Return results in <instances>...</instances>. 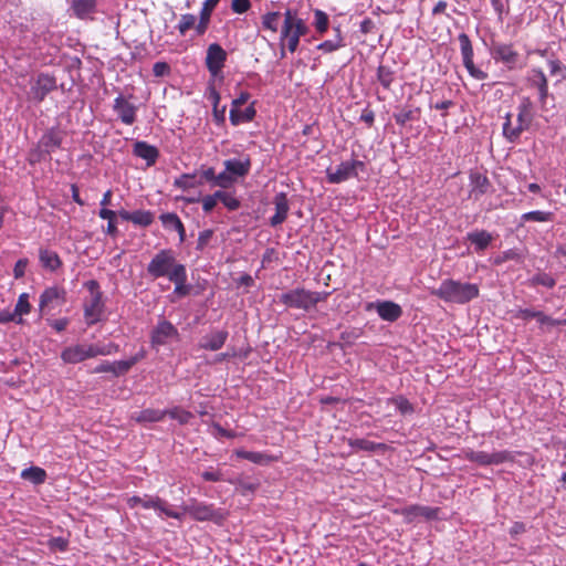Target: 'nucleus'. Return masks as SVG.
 <instances>
[{"mask_svg": "<svg viewBox=\"0 0 566 566\" xmlns=\"http://www.w3.org/2000/svg\"><path fill=\"white\" fill-rule=\"evenodd\" d=\"M431 294L448 303L465 304L479 296V286L469 282L448 279L441 282Z\"/></svg>", "mask_w": 566, "mask_h": 566, "instance_id": "obj_1", "label": "nucleus"}, {"mask_svg": "<svg viewBox=\"0 0 566 566\" xmlns=\"http://www.w3.org/2000/svg\"><path fill=\"white\" fill-rule=\"evenodd\" d=\"M307 27L303 19L297 14L296 10L286 9L284 12V21L281 29L280 45L284 46L285 42L290 52H295L300 38L306 34Z\"/></svg>", "mask_w": 566, "mask_h": 566, "instance_id": "obj_2", "label": "nucleus"}, {"mask_svg": "<svg viewBox=\"0 0 566 566\" xmlns=\"http://www.w3.org/2000/svg\"><path fill=\"white\" fill-rule=\"evenodd\" d=\"M533 120V109L530 99H523L517 107V115L514 119L507 114L503 124V135L510 142L518 139L521 134L528 129Z\"/></svg>", "mask_w": 566, "mask_h": 566, "instance_id": "obj_3", "label": "nucleus"}, {"mask_svg": "<svg viewBox=\"0 0 566 566\" xmlns=\"http://www.w3.org/2000/svg\"><path fill=\"white\" fill-rule=\"evenodd\" d=\"M329 292H312L305 289H294L281 294L280 302L289 307L308 311L317 303L325 301Z\"/></svg>", "mask_w": 566, "mask_h": 566, "instance_id": "obj_4", "label": "nucleus"}, {"mask_svg": "<svg viewBox=\"0 0 566 566\" xmlns=\"http://www.w3.org/2000/svg\"><path fill=\"white\" fill-rule=\"evenodd\" d=\"M179 264L176 262L172 251L161 250L149 262L147 272L154 277L167 276L170 279L172 271Z\"/></svg>", "mask_w": 566, "mask_h": 566, "instance_id": "obj_5", "label": "nucleus"}, {"mask_svg": "<svg viewBox=\"0 0 566 566\" xmlns=\"http://www.w3.org/2000/svg\"><path fill=\"white\" fill-rule=\"evenodd\" d=\"M491 55L495 62L504 64L510 70L522 66L521 54L512 44L494 42L491 46Z\"/></svg>", "mask_w": 566, "mask_h": 566, "instance_id": "obj_6", "label": "nucleus"}, {"mask_svg": "<svg viewBox=\"0 0 566 566\" xmlns=\"http://www.w3.org/2000/svg\"><path fill=\"white\" fill-rule=\"evenodd\" d=\"M364 168V163L352 159L340 163L335 169L326 170L327 179L332 184H340L357 176V170Z\"/></svg>", "mask_w": 566, "mask_h": 566, "instance_id": "obj_7", "label": "nucleus"}, {"mask_svg": "<svg viewBox=\"0 0 566 566\" xmlns=\"http://www.w3.org/2000/svg\"><path fill=\"white\" fill-rule=\"evenodd\" d=\"M459 43L461 49V55L463 65L469 72V74L479 81L486 78V73H484L482 70L478 69L473 63V48L470 38L465 33L459 34Z\"/></svg>", "mask_w": 566, "mask_h": 566, "instance_id": "obj_8", "label": "nucleus"}, {"mask_svg": "<svg viewBox=\"0 0 566 566\" xmlns=\"http://www.w3.org/2000/svg\"><path fill=\"white\" fill-rule=\"evenodd\" d=\"M127 503L130 507H135L136 505H142L144 509H155V510L160 511L165 515L172 517V518H177V520H180L182 516V514L170 510L168 507L167 503L158 496H155V497H153V496H145V497L132 496L127 500Z\"/></svg>", "mask_w": 566, "mask_h": 566, "instance_id": "obj_9", "label": "nucleus"}, {"mask_svg": "<svg viewBox=\"0 0 566 566\" xmlns=\"http://www.w3.org/2000/svg\"><path fill=\"white\" fill-rule=\"evenodd\" d=\"M465 459H468L469 461L475 462L480 465H492V464H501L506 461H511L513 459V457L509 451H496V452L488 453L485 451L470 450V451L465 452Z\"/></svg>", "mask_w": 566, "mask_h": 566, "instance_id": "obj_10", "label": "nucleus"}, {"mask_svg": "<svg viewBox=\"0 0 566 566\" xmlns=\"http://www.w3.org/2000/svg\"><path fill=\"white\" fill-rule=\"evenodd\" d=\"M56 82L53 76H50L48 74H40L34 83L31 85L29 97L30 99L40 103L42 102L45 96L55 90Z\"/></svg>", "mask_w": 566, "mask_h": 566, "instance_id": "obj_11", "label": "nucleus"}, {"mask_svg": "<svg viewBox=\"0 0 566 566\" xmlns=\"http://www.w3.org/2000/svg\"><path fill=\"white\" fill-rule=\"evenodd\" d=\"M177 328L168 321H160L151 332V345L158 347L167 344L171 339L178 338Z\"/></svg>", "mask_w": 566, "mask_h": 566, "instance_id": "obj_12", "label": "nucleus"}, {"mask_svg": "<svg viewBox=\"0 0 566 566\" xmlns=\"http://www.w3.org/2000/svg\"><path fill=\"white\" fill-rule=\"evenodd\" d=\"M94 358V353L88 344H77L64 348L61 353V359L65 364H77L85 359Z\"/></svg>", "mask_w": 566, "mask_h": 566, "instance_id": "obj_13", "label": "nucleus"}, {"mask_svg": "<svg viewBox=\"0 0 566 566\" xmlns=\"http://www.w3.org/2000/svg\"><path fill=\"white\" fill-rule=\"evenodd\" d=\"M226 59L227 53L219 44L213 43L209 45L207 50L206 65L213 75L221 71Z\"/></svg>", "mask_w": 566, "mask_h": 566, "instance_id": "obj_14", "label": "nucleus"}, {"mask_svg": "<svg viewBox=\"0 0 566 566\" xmlns=\"http://www.w3.org/2000/svg\"><path fill=\"white\" fill-rule=\"evenodd\" d=\"M66 292L64 289L59 286H51L43 291L40 296V308L56 307L65 302Z\"/></svg>", "mask_w": 566, "mask_h": 566, "instance_id": "obj_15", "label": "nucleus"}, {"mask_svg": "<svg viewBox=\"0 0 566 566\" xmlns=\"http://www.w3.org/2000/svg\"><path fill=\"white\" fill-rule=\"evenodd\" d=\"M114 111L117 113L120 120L126 125H132L136 119V106L129 103L122 95L115 98Z\"/></svg>", "mask_w": 566, "mask_h": 566, "instance_id": "obj_16", "label": "nucleus"}, {"mask_svg": "<svg viewBox=\"0 0 566 566\" xmlns=\"http://www.w3.org/2000/svg\"><path fill=\"white\" fill-rule=\"evenodd\" d=\"M223 165L230 176H233V180L235 181L238 178L244 177L249 174L251 168V160L248 156H245L244 158L239 159H228L223 163Z\"/></svg>", "mask_w": 566, "mask_h": 566, "instance_id": "obj_17", "label": "nucleus"}, {"mask_svg": "<svg viewBox=\"0 0 566 566\" xmlns=\"http://www.w3.org/2000/svg\"><path fill=\"white\" fill-rule=\"evenodd\" d=\"M274 206H275V213L270 219V224L272 227L280 226L283 223L287 217V212L290 209L287 197L284 192H279L274 197Z\"/></svg>", "mask_w": 566, "mask_h": 566, "instance_id": "obj_18", "label": "nucleus"}, {"mask_svg": "<svg viewBox=\"0 0 566 566\" xmlns=\"http://www.w3.org/2000/svg\"><path fill=\"white\" fill-rule=\"evenodd\" d=\"M169 281L175 284L174 293L178 296H186L190 292V286L186 284L187 282V272L186 268L182 264H179L172 271Z\"/></svg>", "mask_w": 566, "mask_h": 566, "instance_id": "obj_19", "label": "nucleus"}, {"mask_svg": "<svg viewBox=\"0 0 566 566\" xmlns=\"http://www.w3.org/2000/svg\"><path fill=\"white\" fill-rule=\"evenodd\" d=\"M470 185H471L470 198H472L474 200H479L484 193L488 192V190L490 188V181H489L488 177H485L479 172H474V174L470 175Z\"/></svg>", "mask_w": 566, "mask_h": 566, "instance_id": "obj_20", "label": "nucleus"}, {"mask_svg": "<svg viewBox=\"0 0 566 566\" xmlns=\"http://www.w3.org/2000/svg\"><path fill=\"white\" fill-rule=\"evenodd\" d=\"M228 338V332L226 331H216L202 337L199 346L202 349L207 350H218L220 349Z\"/></svg>", "mask_w": 566, "mask_h": 566, "instance_id": "obj_21", "label": "nucleus"}, {"mask_svg": "<svg viewBox=\"0 0 566 566\" xmlns=\"http://www.w3.org/2000/svg\"><path fill=\"white\" fill-rule=\"evenodd\" d=\"M376 310L378 315L388 322L397 321L402 314L401 307L390 301L378 302L376 304Z\"/></svg>", "mask_w": 566, "mask_h": 566, "instance_id": "obj_22", "label": "nucleus"}, {"mask_svg": "<svg viewBox=\"0 0 566 566\" xmlns=\"http://www.w3.org/2000/svg\"><path fill=\"white\" fill-rule=\"evenodd\" d=\"M96 0H73L71 9L78 19H88L96 11Z\"/></svg>", "mask_w": 566, "mask_h": 566, "instance_id": "obj_23", "label": "nucleus"}, {"mask_svg": "<svg viewBox=\"0 0 566 566\" xmlns=\"http://www.w3.org/2000/svg\"><path fill=\"white\" fill-rule=\"evenodd\" d=\"M185 512L188 513L192 518L197 521H209L214 517V511L212 506L196 503L192 505L185 506Z\"/></svg>", "mask_w": 566, "mask_h": 566, "instance_id": "obj_24", "label": "nucleus"}, {"mask_svg": "<svg viewBox=\"0 0 566 566\" xmlns=\"http://www.w3.org/2000/svg\"><path fill=\"white\" fill-rule=\"evenodd\" d=\"M134 154L147 161V165H154L157 157L158 150L155 146H151L145 142H137L134 145Z\"/></svg>", "mask_w": 566, "mask_h": 566, "instance_id": "obj_25", "label": "nucleus"}, {"mask_svg": "<svg viewBox=\"0 0 566 566\" xmlns=\"http://www.w3.org/2000/svg\"><path fill=\"white\" fill-rule=\"evenodd\" d=\"M219 1L220 0H206L203 2L200 11V20L199 23L196 25V31L198 32V34H203L206 32L211 12L218 6Z\"/></svg>", "mask_w": 566, "mask_h": 566, "instance_id": "obj_26", "label": "nucleus"}, {"mask_svg": "<svg viewBox=\"0 0 566 566\" xmlns=\"http://www.w3.org/2000/svg\"><path fill=\"white\" fill-rule=\"evenodd\" d=\"M102 313V302L98 293H93L91 301L85 305V317L88 324L98 321Z\"/></svg>", "mask_w": 566, "mask_h": 566, "instance_id": "obj_27", "label": "nucleus"}, {"mask_svg": "<svg viewBox=\"0 0 566 566\" xmlns=\"http://www.w3.org/2000/svg\"><path fill=\"white\" fill-rule=\"evenodd\" d=\"M254 116L255 108L253 104H251L243 111H241L240 108H231L229 118L233 126H238L242 123L251 122L254 118Z\"/></svg>", "mask_w": 566, "mask_h": 566, "instance_id": "obj_28", "label": "nucleus"}, {"mask_svg": "<svg viewBox=\"0 0 566 566\" xmlns=\"http://www.w3.org/2000/svg\"><path fill=\"white\" fill-rule=\"evenodd\" d=\"M61 142H62L61 133L56 129H50L41 137L39 145L46 153H50L53 149L59 148L61 146Z\"/></svg>", "mask_w": 566, "mask_h": 566, "instance_id": "obj_29", "label": "nucleus"}, {"mask_svg": "<svg viewBox=\"0 0 566 566\" xmlns=\"http://www.w3.org/2000/svg\"><path fill=\"white\" fill-rule=\"evenodd\" d=\"M39 258L42 266L50 271H55L62 264L57 253L48 249H40Z\"/></svg>", "mask_w": 566, "mask_h": 566, "instance_id": "obj_30", "label": "nucleus"}, {"mask_svg": "<svg viewBox=\"0 0 566 566\" xmlns=\"http://www.w3.org/2000/svg\"><path fill=\"white\" fill-rule=\"evenodd\" d=\"M160 220L166 228H171L178 232L180 242L185 241L186 231L181 220L176 213L161 214Z\"/></svg>", "mask_w": 566, "mask_h": 566, "instance_id": "obj_31", "label": "nucleus"}, {"mask_svg": "<svg viewBox=\"0 0 566 566\" xmlns=\"http://www.w3.org/2000/svg\"><path fill=\"white\" fill-rule=\"evenodd\" d=\"M166 410L158 409H145L135 413L132 418L137 422H158L161 421L166 416Z\"/></svg>", "mask_w": 566, "mask_h": 566, "instance_id": "obj_32", "label": "nucleus"}, {"mask_svg": "<svg viewBox=\"0 0 566 566\" xmlns=\"http://www.w3.org/2000/svg\"><path fill=\"white\" fill-rule=\"evenodd\" d=\"M468 240L475 245L476 250H484L492 241V235L485 231H474L468 233Z\"/></svg>", "mask_w": 566, "mask_h": 566, "instance_id": "obj_33", "label": "nucleus"}, {"mask_svg": "<svg viewBox=\"0 0 566 566\" xmlns=\"http://www.w3.org/2000/svg\"><path fill=\"white\" fill-rule=\"evenodd\" d=\"M419 114V108L403 107L394 114V118L398 125L405 126L408 122L418 119Z\"/></svg>", "mask_w": 566, "mask_h": 566, "instance_id": "obj_34", "label": "nucleus"}, {"mask_svg": "<svg viewBox=\"0 0 566 566\" xmlns=\"http://www.w3.org/2000/svg\"><path fill=\"white\" fill-rule=\"evenodd\" d=\"M21 478L34 484H41L46 479V472L39 467H31L21 472Z\"/></svg>", "mask_w": 566, "mask_h": 566, "instance_id": "obj_35", "label": "nucleus"}, {"mask_svg": "<svg viewBox=\"0 0 566 566\" xmlns=\"http://www.w3.org/2000/svg\"><path fill=\"white\" fill-rule=\"evenodd\" d=\"M237 455L239 458L249 460L256 464H265L269 463L272 458L268 454L261 453V452H252V451H245V450H238Z\"/></svg>", "mask_w": 566, "mask_h": 566, "instance_id": "obj_36", "label": "nucleus"}, {"mask_svg": "<svg viewBox=\"0 0 566 566\" xmlns=\"http://www.w3.org/2000/svg\"><path fill=\"white\" fill-rule=\"evenodd\" d=\"M90 345L92 347V352L94 353V357L112 355L119 350L118 345H116L114 343L90 344Z\"/></svg>", "mask_w": 566, "mask_h": 566, "instance_id": "obj_37", "label": "nucleus"}, {"mask_svg": "<svg viewBox=\"0 0 566 566\" xmlns=\"http://www.w3.org/2000/svg\"><path fill=\"white\" fill-rule=\"evenodd\" d=\"M377 78L379 83L386 88H390L392 82H394V72L390 70V67L380 65L377 70Z\"/></svg>", "mask_w": 566, "mask_h": 566, "instance_id": "obj_38", "label": "nucleus"}, {"mask_svg": "<svg viewBox=\"0 0 566 566\" xmlns=\"http://www.w3.org/2000/svg\"><path fill=\"white\" fill-rule=\"evenodd\" d=\"M280 12H269L262 17V25L264 29H268L272 32H276L279 30L280 24Z\"/></svg>", "mask_w": 566, "mask_h": 566, "instance_id": "obj_39", "label": "nucleus"}, {"mask_svg": "<svg viewBox=\"0 0 566 566\" xmlns=\"http://www.w3.org/2000/svg\"><path fill=\"white\" fill-rule=\"evenodd\" d=\"M154 220L153 213L149 211L137 210L132 212V222L137 226L147 227Z\"/></svg>", "mask_w": 566, "mask_h": 566, "instance_id": "obj_40", "label": "nucleus"}, {"mask_svg": "<svg viewBox=\"0 0 566 566\" xmlns=\"http://www.w3.org/2000/svg\"><path fill=\"white\" fill-rule=\"evenodd\" d=\"M166 415H169L170 418L177 420L180 424H186L190 421V419L192 418V413L180 408V407H175L170 410H166Z\"/></svg>", "mask_w": 566, "mask_h": 566, "instance_id": "obj_41", "label": "nucleus"}, {"mask_svg": "<svg viewBox=\"0 0 566 566\" xmlns=\"http://www.w3.org/2000/svg\"><path fill=\"white\" fill-rule=\"evenodd\" d=\"M531 81L534 85H537L539 97L543 99L546 96V77L544 73L539 70H534Z\"/></svg>", "mask_w": 566, "mask_h": 566, "instance_id": "obj_42", "label": "nucleus"}, {"mask_svg": "<svg viewBox=\"0 0 566 566\" xmlns=\"http://www.w3.org/2000/svg\"><path fill=\"white\" fill-rule=\"evenodd\" d=\"M30 310L31 305L29 303V295L27 293H22L19 296L14 311L11 314H14V317L22 316L24 314H28Z\"/></svg>", "mask_w": 566, "mask_h": 566, "instance_id": "obj_43", "label": "nucleus"}, {"mask_svg": "<svg viewBox=\"0 0 566 566\" xmlns=\"http://www.w3.org/2000/svg\"><path fill=\"white\" fill-rule=\"evenodd\" d=\"M552 213L545 211H531L522 214L523 221L546 222L552 220Z\"/></svg>", "mask_w": 566, "mask_h": 566, "instance_id": "obj_44", "label": "nucleus"}, {"mask_svg": "<svg viewBox=\"0 0 566 566\" xmlns=\"http://www.w3.org/2000/svg\"><path fill=\"white\" fill-rule=\"evenodd\" d=\"M196 28V17L193 14H182L178 24V30L184 35L189 29Z\"/></svg>", "mask_w": 566, "mask_h": 566, "instance_id": "obj_45", "label": "nucleus"}, {"mask_svg": "<svg viewBox=\"0 0 566 566\" xmlns=\"http://www.w3.org/2000/svg\"><path fill=\"white\" fill-rule=\"evenodd\" d=\"M315 27L316 30L321 33L325 32L328 27V17L325 12L321 10L315 11Z\"/></svg>", "mask_w": 566, "mask_h": 566, "instance_id": "obj_46", "label": "nucleus"}, {"mask_svg": "<svg viewBox=\"0 0 566 566\" xmlns=\"http://www.w3.org/2000/svg\"><path fill=\"white\" fill-rule=\"evenodd\" d=\"M234 182L233 176H230L228 170H224L217 175L214 186H219L221 188H228Z\"/></svg>", "mask_w": 566, "mask_h": 566, "instance_id": "obj_47", "label": "nucleus"}, {"mask_svg": "<svg viewBox=\"0 0 566 566\" xmlns=\"http://www.w3.org/2000/svg\"><path fill=\"white\" fill-rule=\"evenodd\" d=\"M195 176L191 175H181L179 178L175 180V186L180 189H189L195 187Z\"/></svg>", "mask_w": 566, "mask_h": 566, "instance_id": "obj_48", "label": "nucleus"}, {"mask_svg": "<svg viewBox=\"0 0 566 566\" xmlns=\"http://www.w3.org/2000/svg\"><path fill=\"white\" fill-rule=\"evenodd\" d=\"M132 368L129 360L113 361V375L120 376L126 374Z\"/></svg>", "mask_w": 566, "mask_h": 566, "instance_id": "obj_49", "label": "nucleus"}, {"mask_svg": "<svg viewBox=\"0 0 566 566\" xmlns=\"http://www.w3.org/2000/svg\"><path fill=\"white\" fill-rule=\"evenodd\" d=\"M548 71L551 76L557 77L556 81L559 82L563 76L562 63L559 61L551 60L547 63Z\"/></svg>", "mask_w": 566, "mask_h": 566, "instance_id": "obj_50", "label": "nucleus"}, {"mask_svg": "<svg viewBox=\"0 0 566 566\" xmlns=\"http://www.w3.org/2000/svg\"><path fill=\"white\" fill-rule=\"evenodd\" d=\"M418 512V516H423L426 518H434L438 514L439 509L429 507V506H420L413 505V510Z\"/></svg>", "mask_w": 566, "mask_h": 566, "instance_id": "obj_51", "label": "nucleus"}, {"mask_svg": "<svg viewBox=\"0 0 566 566\" xmlns=\"http://www.w3.org/2000/svg\"><path fill=\"white\" fill-rule=\"evenodd\" d=\"M212 235L213 231L210 229L201 231L198 237L197 249L200 251L203 250L209 244Z\"/></svg>", "mask_w": 566, "mask_h": 566, "instance_id": "obj_52", "label": "nucleus"}, {"mask_svg": "<svg viewBox=\"0 0 566 566\" xmlns=\"http://www.w3.org/2000/svg\"><path fill=\"white\" fill-rule=\"evenodd\" d=\"M49 547L53 551L64 552L67 548V539L63 537H53L49 541Z\"/></svg>", "mask_w": 566, "mask_h": 566, "instance_id": "obj_53", "label": "nucleus"}, {"mask_svg": "<svg viewBox=\"0 0 566 566\" xmlns=\"http://www.w3.org/2000/svg\"><path fill=\"white\" fill-rule=\"evenodd\" d=\"M395 405L402 415L411 413L413 410L410 402L402 397L395 399Z\"/></svg>", "mask_w": 566, "mask_h": 566, "instance_id": "obj_54", "label": "nucleus"}, {"mask_svg": "<svg viewBox=\"0 0 566 566\" xmlns=\"http://www.w3.org/2000/svg\"><path fill=\"white\" fill-rule=\"evenodd\" d=\"M231 8L235 13H244L250 8V1L249 0H232Z\"/></svg>", "mask_w": 566, "mask_h": 566, "instance_id": "obj_55", "label": "nucleus"}, {"mask_svg": "<svg viewBox=\"0 0 566 566\" xmlns=\"http://www.w3.org/2000/svg\"><path fill=\"white\" fill-rule=\"evenodd\" d=\"M521 317L524 318V319L537 318V321L541 324H544L545 321L547 319L542 313L534 312V311H531V310H523V311H521Z\"/></svg>", "mask_w": 566, "mask_h": 566, "instance_id": "obj_56", "label": "nucleus"}, {"mask_svg": "<svg viewBox=\"0 0 566 566\" xmlns=\"http://www.w3.org/2000/svg\"><path fill=\"white\" fill-rule=\"evenodd\" d=\"M153 72L155 76H165L169 74L170 67L166 62H156L153 66Z\"/></svg>", "mask_w": 566, "mask_h": 566, "instance_id": "obj_57", "label": "nucleus"}, {"mask_svg": "<svg viewBox=\"0 0 566 566\" xmlns=\"http://www.w3.org/2000/svg\"><path fill=\"white\" fill-rule=\"evenodd\" d=\"M350 446L360 450H374V442L365 439H356L350 442Z\"/></svg>", "mask_w": 566, "mask_h": 566, "instance_id": "obj_58", "label": "nucleus"}, {"mask_svg": "<svg viewBox=\"0 0 566 566\" xmlns=\"http://www.w3.org/2000/svg\"><path fill=\"white\" fill-rule=\"evenodd\" d=\"M340 46H342L340 42H334V41L328 40V41L322 42L317 48H318V50L329 53V52L337 50Z\"/></svg>", "mask_w": 566, "mask_h": 566, "instance_id": "obj_59", "label": "nucleus"}, {"mask_svg": "<svg viewBox=\"0 0 566 566\" xmlns=\"http://www.w3.org/2000/svg\"><path fill=\"white\" fill-rule=\"evenodd\" d=\"M222 203L229 209V210H237L240 207V202L237 198H234L232 195L227 193L224 196V199Z\"/></svg>", "mask_w": 566, "mask_h": 566, "instance_id": "obj_60", "label": "nucleus"}, {"mask_svg": "<svg viewBox=\"0 0 566 566\" xmlns=\"http://www.w3.org/2000/svg\"><path fill=\"white\" fill-rule=\"evenodd\" d=\"M28 265V261L24 259L19 260L13 269L14 277L19 279L24 275L25 268Z\"/></svg>", "mask_w": 566, "mask_h": 566, "instance_id": "obj_61", "label": "nucleus"}, {"mask_svg": "<svg viewBox=\"0 0 566 566\" xmlns=\"http://www.w3.org/2000/svg\"><path fill=\"white\" fill-rule=\"evenodd\" d=\"M250 98V94L248 92H241L238 97L232 101L231 108H240L244 105Z\"/></svg>", "mask_w": 566, "mask_h": 566, "instance_id": "obj_62", "label": "nucleus"}, {"mask_svg": "<svg viewBox=\"0 0 566 566\" xmlns=\"http://www.w3.org/2000/svg\"><path fill=\"white\" fill-rule=\"evenodd\" d=\"M217 203L218 202L214 200L213 197H211V195L202 198V209L205 210V212L212 211Z\"/></svg>", "mask_w": 566, "mask_h": 566, "instance_id": "obj_63", "label": "nucleus"}, {"mask_svg": "<svg viewBox=\"0 0 566 566\" xmlns=\"http://www.w3.org/2000/svg\"><path fill=\"white\" fill-rule=\"evenodd\" d=\"M516 258H518V254L515 251H513V250H509V251H505L502 255L497 256L495 259V263L496 264H501V263H503V262H505L507 260H513V259H516Z\"/></svg>", "mask_w": 566, "mask_h": 566, "instance_id": "obj_64", "label": "nucleus"}]
</instances>
